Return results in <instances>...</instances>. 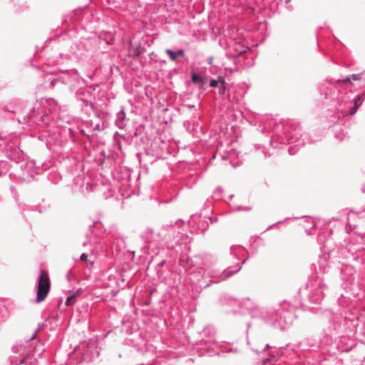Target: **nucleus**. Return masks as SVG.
<instances>
[{"label": "nucleus", "instance_id": "nucleus-1", "mask_svg": "<svg viewBox=\"0 0 365 365\" xmlns=\"http://www.w3.org/2000/svg\"><path fill=\"white\" fill-rule=\"evenodd\" d=\"M50 287V279L47 272L45 269H41L38 279L36 303H41L46 299L49 293Z\"/></svg>", "mask_w": 365, "mask_h": 365}, {"label": "nucleus", "instance_id": "nucleus-2", "mask_svg": "<svg viewBox=\"0 0 365 365\" xmlns=\"http://www.w3.org/2000/svg\"><path fill=\"white\" fill-rule=\"evenodd\" d=\"M192 81L197 84H199L200 86H202L204 85L203 78L195 73L192 75Z\"/></svg>", "mask_w": 365, "mask_h": 365}, {"label": "nucleus", "instance_id": "nucleus-3", "mask_svg": "<svg viewBox=\"0 0 365 365\" xmlns=\"http://www.w3.org/2000/svg\"><path fill=\"white\" fill-rule=\"evenodd\" d=\"M360 100H361V98H360L359 96H357V98H356V99H355V101H354V107H353L352 108H351V110H350V111H349V115H354V113H355L356 112H357V110H358L359 106V105L358 102H359Z\"/></svg>", "mask_w": 365, "mask_h": 365}, {"label": "nucleus", "instance_id": "nucleus-4", "mask_svg": "<svg viewBox=\"0 0 365 365\" xmlns=\"http://www.w3.org/2000/svg\"><path fill=\"white\" fill-rule=\"evenodd\" d=\"M165 53H168V55L170 57V59H171L172 61H175L176 60L177 54H176L175 52H174V51H173L171 50L167 49V50H165Z\"/></svg>", "mask_w": 365, "mask_h": 365}, {"label": "nucleus", "instance_id": "nucleus-5", "mask_svg": "<svg viewBox=\"0 0 365 365\" xmlns=\"http://www.w3.org/2000/svg\"><path fill=\"white\" fill-rule=\"evenodd\" d=\"M351 79H353L354 81H359L361 79V75L360 74H354L351 76V78H348L344 80L345 83H350Z\"/></svg>", "mask_w": 365, "mask_h": 365}, {"label": "nucleus", "instance_id": "nucleus-6", "mask_svg": "<svg viewBox=\"0 0 365 365\" xmlns=\"http://www.w3.org/2000/svg\"><path fill=\"white\" fill-rule=\"evenodd\" d=\"M81 293V289H77L76 292L73 294V295H70L69 297V303L70 304L73 303V299L77 297L78 295H80Z\"/></svg>", "mask_w": 365, "mask_h": 365}, {"label": "nucleus", "instance_id": "nucleus-7", "mask_svg": "<svg viewBox=\"0 0 365 365\" xmlns=\"http://www.w3.org/2000/svg\"><path fill=\"white\" fill-rule=\"evenodd\" d=\"M142 53H143V49L140 47H138L134 50V54L137 56H140Z\"/></svg>", "mask_w": 365, "mask_h": 365}, {"label": "nucleus", "instance_id": "nucleus-8", "mask_svg": "<svg viewBox=\"0 0 365 365\" xmlns=\"http://www.w3.org/2000/svg\"><path fill=\"white\" fill-rule=\"evenodd\" d=\"M219 83V81H216V80H212L211 82H210V86L211 87H215L217 86V84Z\"/></svg>", "mask_w": 365, "mask_h": 365}, {"label": "nucleus", "instance_id": "nucleus-9", "mask_svg": "<svg viewBox=\"0 0 365 365\" xmlns=\"http://www.w3.org/2000/svg\"><path fill=\"white\" fill-rule=\"evenodd\" d=\"M177 54V56H184V51L183 50H178V51H177V53H175Z\"/></svg>", "mask_w": 365, "mask_h": 365}, {"label": "nucleus", "instance_id": "nucleus-10", "mask_svg": "<svg viewBox=\"0 0 365 365\" xmlns=\"http://www.w3.org/2000/svg\"><path fill=\"white\" fill-rule=\"evenodd\" d=\"M87 259V255L86 254H82L81 256V260L86 261Z\"/></svg>", "mask_w": 365, "mask_h": 365}, {"label": "nucleus", "instance_id": "nucleus-11", "mask_svg": "<svg viewBox=\"0 0 365 365\" xmlns=\"http://www.w3.org/2000/svg\"><path fill=\"white\" fill-rule=\"evenodd\" d=\"M224 89H225V86H224V81H221V88H220V91H221V92H223V91H224Z\"/></svg>", "mask_w": 365, "mask_h": 365}, {"label": "nucleus", "instance_id": "nucleus-12", "mask_svg": "<svg viewBox=\"0 0 365 365\" xmlns=\"http://www.w3.org/2000/svg\"><path fill=\"white\" fill-rule=\"evenodd\" d=\"M68 304H69V299H68V297H66V301H65V304H66V306H68Z\"/></svg>", "mask_w": 365, "mask_h": 365}, {"label": "nucleus", "instance_id": "nucleus-13", "mask_svg": "<svg viewBox=\"0 0 365 365\" xmlns=\"http://www.w3.org/2000/svg\"><path fill=\"white\" fill-rule=\"evenodd\" d=\"M26 358L23 359H22V361H21V364H25V363H26Z\"/></svg>", "mask_w": 365, "mask_h": 365}, {"label": "nucleus", "instance_id": "nucleus-14", "mask_svg": "<svg viewBox=\"0 0 365 365\" xmlns=\"http://www.w3.org/2000/svg\"><path fill=\"white\" fill-rule=\"evenodd\" d=\"M212 58H210V63H212Z\"/></svg>", "mask_w": 365, "mask_h": 365}]
</instances>
